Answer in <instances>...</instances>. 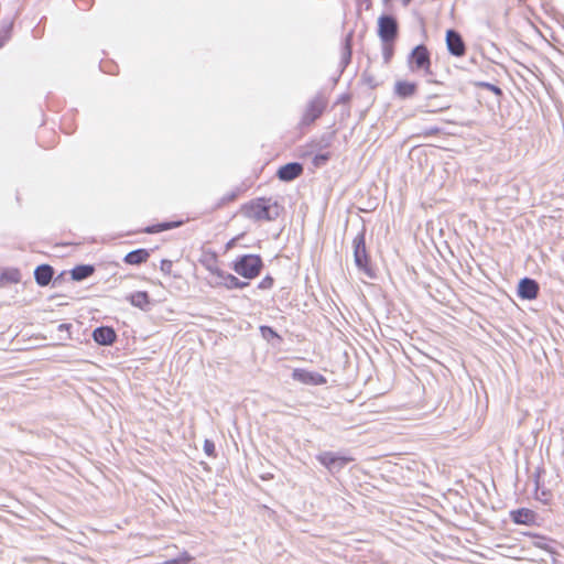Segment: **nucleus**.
Instances as JSON below:
<instances>
[{
    "label": "nucleus",
    "mask_w": 564,
    "mask_h": 564,
    "mask_svg": "<svg viewBox=\"0 0 564 564\" xmlns=\"http://www.w3.org/2000/svg\"><path fill=\"white\" fill-rule=\"evenodd\" d=\"M240 214L253 223H271L283 213V206L273 197H256L240 206Z\"/></svg>",
    "instance_id": "obj_1"
},
{
    "label": "nucleus",
    "mask_w": 564,
    "mask_h": 564,
    "mask_svg": "<svg viewBox=\"0 0 564 564\" xmlns=\"http://www.w3.org/2000/svg\"><path fill=\"white\" fill-rule=\"evenodd\" d=\"M354 260L357 268L368 278H376V269L372 264L370 253L366 247V234L361 230L352 239Z\"/></svg>",
    "instance_id": "obj_2"
},
{
    "label": "nucleus",
    "mask_w": 564,
    "mask_h": 564,
    "mask_svg": "<svg viewBox=\"0 0 564 564\" xmlns=\"http://www.w3.org/2000/svg\"><path fill=\"white\" fill-rule=\"evenodd\" d=\"M232 270L247 280H253L261 273L263 261L259 254H243L232 262Z\"/></svg>",
    "instance_id": "obj_3"
},
{
    "label": "nucleus",
    "mask_w": 564,
    "mask_h": 564,
    "mask_svg": "<svg viewBox=\"0 0 564 564\" xmlns=\"http://www.w3.org/2000/svg\"><path fill=\"white\" fill-rule=\"evenodd\" d=\"M207 270L210 273L208 284L212 288H225L227 290L245 289L249 285L248 282L239 280L236 275L221 270L217 265H208Z\"/></svg>",
    "instance_id": "obj_4"
},
{
    "label": "nucleus",
    "mask_w": 564,
    "mask_h": 564,
    "mask_svg": "<svg viewBox=\"0 0 564 564\" xmlns=\"http://www.w3.org/2000/svg\"><path fill=\"white\" fill-rule=\"evenodd\" d=\"M409 66L411 70H422L425 75H432V61L429 48L421 44L415 46L409 56Z\"/></svg>",
    "instance_id": "obj_5"
},
{
    "label": "nucleus",
    "mask_w": 564,
    "mask_h": 564,
    "mask_svg": "<svg viewBox=\"0 0 564 564\" xmlns=\"http://www.w3.org/2000/svg\"><path fill=\"white\" fill-rule=\"evenodd\" d=\"M328 101L326 98L318 96L312 99L302 115L301 124L308 127L313 124L327 108Z\"/></svg>",
    "instance_id": "obj_6"
},
{
    "label": "nucleus",
    "mask_w": 564,
    "mask_h": 564,
    "mask_svg": "<svg viewBox=\"0 0 564 564\" xmlns=\"http://www.w3.org/2000/svg\"><path fill=\"white\" fill-rule=\"evenodd\" d=\"M378 35L384 43H393L398 36V22L391 15L378 19Z\"/></svg>",
    "instance_id": "obj_7"
},
{
    "label": "nucleus",
    "mask_w": 564,
    "mask_h": 564,
    "mask_svg": "<svg viewBox=\"0 0 564 564\" xmlns=\"http://www.w3.org/2000/svg\"><path fill=\"white\" fill-rule=\"evenodd\" d=\"M317 460L325 466L327 469H340L348 463L352 462L354 458L350 456H338L332 452H325L317 456Z\"/></svg>",
    "instance_id": "obj_8"
},
{
    "label": "nucleus",
    "mask_w": 564,
    "mask_h": 564,
    "mask_svg": "<svg viewBox=\"0 0 564 564\" xmlns=\"http://www.w3.org/2000/svg\"><path fill=\"white\" fill-rule=\"evenodd\" d=\"M445 40L447 50L452 55L463 57L466 54L465 42L457 31L447 30Z\"/></svg>",
    "instance_id": "obj_9"
},
{
    "label": "nucleus",
    "mask_w": 564,
    "mask_h": 564,
    "mask_svg": "<svg viewBox=\"0 0 564 564\" xmlns=\"http://www.w3.org/2000/svg\"><path fill=\"white\" fill-rule=\"evenodd\" d=\"M292 377L294 380L300 381L304 384L322 386L327 382L326 378L323 375L301 368L294 369L292 372Z\"/></svg>",
    "instance_id": "obj_10"
},
{
    "label": "nucleus",
    "mask_w": 564,
    "mask_h": 564,
    "mask_svg": "<svg viewBox=\"0 0 564 564\" xmlns=\"http://www.w3.org/2000/svg\"><path fill=\"white\" fill-rule=\"evenodd\" d=\"M302 173H303L302 164H300L297 162H292V163L282 165L278 170L276 176L279 177V180H281L283 182H291V181L297 178L299 176H301Z\"/></svg>",
    "instance_id": "obj_11"
},
{
    "label": "nucleus",
    "mask_w": 564,
    "mask_h": 564,
    "mask_svg": "<svg viewBox=\"0 0 564 564\" xmlns=\"http://www.w3.org/2000/svg\"><path fill=\"white\" fill-rule=\"evenodd\" d=\"M539 290L540 288L536 281L529 278H524L519 282L518 295L521 299L534 300L539 295Z\"/></svg>",
    "instance_id": "obj_12"
},
{
    "label": "nucleus",
    "mask_w": 564,
    "mask_h": 564,
    "mask_svg": "<svg viewBox=\"0 0 564 564\" xmlns=\"http://www.w3.org/2000/svg\"><path fill=\"white\" fill-rule=\"evenodd\" d=\"M510 518L516 524L534 525L538 517L533 510L520 508L510 511Z\"/></svg>",
    "instance_id": "obj_13"
},
{
    "label": "nucleus",
    "mask_w": 564,
    "mask_h": 564,
    "mask_svg": "<svg viewBox=\"0 0 564 564\" xmlns=\"http://www.w3.org/2000/svg\"><path fill=\"white\" fill-rule=\"evenodd\" d=\"M393 91L399 98H410L416 94L417 84L408 79H399L394 83Z\"/></svg>",
    "instance_id": "obj_14"
},
{
    "label": "nucleus",
    "mask_w": 564,
    "mask_h": 564,
    "mask_svg": "<svg viewBox=\"0 0 564 564\" xmlns=\"http://www.w3.org/2000/svg\"><path fill=\"white\" fill-rule=\"evenodd\" d=\"M94 340L104 346L112 345L117 339V334L112 327L101 326L93 332Z\"/></svg>",
    "instance_id": "obj_15"
},
{
    "label": "nucleus",
    "mask_w": 564,
    "mask_h": 564,
    "mask_svg": "<svg viewBox=\"0 0 564 564\" xmlns=\"http://www.w3.org/2000/svg\"><path fill=\"white\" fill-rule=\"evenodd\" d=\"M54 270L48 264L39 265L34 271L35 281L41 286L47 285L51 282Z\"/></svg>",
    "instance_id": "obj_16"
},
{
    "label": "nucleus",
    "mask_w": 564,
    "mask_h": 564,
    "mask_svg": "<svg viewBox=\"0 0 564 564\" xmlns=\"http://www.w3.org/2000/svg\"><path fill=\"white\" fill-rule=\"evenodd\" d=\"M149 258L150 252L147 249H137L127 253L123 258V261L130 265H139L147 262Z\"/></svg>",
    "instance_id": "obj_17"
},
{
    "label": "nucleus",
    "mask_w": 564,
    "mask_h": 564,
    "mask_svg": "<svg viewBox=\"0 0 564 564\" xmlns=\"http://www.w3.org/2000/svg\"><path fill=\"white\" fill-rule=\"evenodd\" d=\"M94 272H95V268L93 265L80 264V265H76L75 268H73L70 270V276L75 281H82V280H85V279L89 278L90 275H93Z\"/></svg>",
    "instance_id": "obj_18"
},
{
    "label": "nucleus",
    "mask_w": 564,
    "mask_h": 564,
    "mask_svg": "<svg viewBox=\"0 0 564 564\" xmlns=\"http://www.w3.org/2000/svg\"><path fill=\"white\" fill-rule=\"evenodd\" d=\"M129 302L141 310H145L150 305V296L145 291H138L129 296Z\"/></svg>",
    "instance_id": "obj_19"
},
{
    "label": "nucleus",
    "mask_w": 564,
    "mask_h": 564,
    "mask_svg": "<svg viewBox=\"0 0 564 564\" xmlns=\"http://www.w3.org/2000/svg\"><path fill=\"white\" fill-rule=\"evenodd\" d=\"M181 225V221H166V223H160L156 225L149 226L144 228L142 231L147 234H156L164 230L173 229L175 227H178Z\"/></svg>",
    "instance_id": "obj_20"
},
{
    "label": "nucleus",
    "mask_w": 564,
    "mask_h": 564,
    "mask_svg": "<svg viewBox=\"0 0 564 564\" xmlns=\"http://www.w3.org/2000/svg\"><path fill=\"white\" fill-rule=\"evenodd\" d=\"M438 95H431L427 97V102H426V112H430V113H435V112H441V111H445L447 109L451 108V106L448 104H444V105H438V106H432L431 104V100L434 99V98H437Z\"/></svg>",
    "instance_id": "obj_21"
},
{
    "label": "nucleus",
    "mask_w": 564,
    "mask_h": 564,
    "mask_svg": "<svg viewBox=\"0 0 564 564\" xmlns=\"http://www.w3.org/2000/svg\"><path fill=\"white\" fill-rule=\"evenodd\" d=\"M239 197V193L238 192H230V193H227L225 194L217 203V208H221L226 205H229L234 202L237 200V198Z\"/></svg>",
    "instance_id": "obj_22"
},
{
    "label": "nucleus",
    "mask_w": 564,
    "mask_h": 564,
    "mask_svg": "<svg viewBox=\"0 0 564 564\" xmlns=\"http://www.w3.org/2000/svg\"><path fill=\"white\" fill-rule=\"evenodd\" d=\"M260 333L262 335V337L267 340H272V339H279L281 340V336L273 329L271 328L270 326H260Z\"/></svg>",
    "instance_id": "obj_23"
},
{
    "label": "nucleus",
    "mask_w": 564,
    "mask_h": 564,
    "mask_svg": "<svg viewBox=\"0 0 564 564\" xmlns=\"http://www.w3.org/2000/svg\"><path fill=\"white\" fill-rule=\"evenodd\" d=\"M160 270L165 274V275H172V272H173V261L172 260H169V259H163L160 263Z\"/></svg>",
    "instance_id": "obj_24"
},
{
    "label": "nucleus",
    "mask_w": 564,
    "mask_h": 564,
    "mask_svg": "<svg viewBox=\"0 0 564 564\" xmlns=\"http://www.w3.org/2000/svg\"><path fill=\"white\" fill-rule=\"evenodd\" d=\"M274 279L270 275L264 276L260 283L258 284V288L261 290H269L273 286Z\"/></svg>",
    "instance_id": "obj_25"
},
{
    "label": "nucleus",
    "mask_w": 564,
    "mask_h": 564,
    "mask_svg": "<svg viewBox=\"0 0 564 564\" xmlns=\"http://www.w3.org/2000/svg\"><path fill=\"white\" fill-rule=\"evenodd\" d=\"M329 158H330L329 153L317 154L313 159V164H314V166L318 167V166L323 165L324 163H326L329 160Z\"/></svg>",
    "instance_id": "obj_26"
},
{
    "label": "nucleus",
    "mask_w": 564,
    "mask_h": 564,
    "mask_svg": "<svg viewBox=\"0 0 564 564\" xmlns=\"http://www.w3.org/2000/svg\"><path fill=\"white\" fill-rule=\"evenodd\" d=\"M386 44H387V45H386V47H384V50H383V56H384V61H386L387 63H389V62H390V59H391V58H392V56H393V46H392V44H393V43H386Z\"/></svg>",
    "instance_id": "obj_27"
},
{
    "label": "nucleus",
    "mask_w": 564,
    "mask_h": 564,
    "mask_svg": "<svg viewBox=\"0 0 564 564\" xmlns=\"http://www.w3.org/2000/svg\"><path fill=\"white\" fill-rule=\"evenodd\" d=\"M204 451L208 456H215V444L212 441L206 440L204 442Z\"/></svg>",
    "instance_id": "obj_28"
},
{
    "label": "nucleus",
    "mask_w": 564,
    "mask_h": 564,
    "mask_svg": "<svg viewBox=\"0 0 564 564\" xmlns=\"http://www.w3.org/2000/svg\"><path fill=\"white\" fill-rule=\"evenodd\" d=\"M438 132H440V129H438V128H432V129H430V130H426V131L424 132V135H435V134H437Z\"/></svg>",
    "instance_id": "obj_29"
},
{
    "label": "nucleus",
    "mask_w": 564,
    "mask_h": 564,
    "mask_svg": "<svg viewBox=\"0 0 564 564\" xmlns=\"http://www.w3.org/2000/svg\"><path fill=\"white\" fill-rule=\"evenodd\" d=\"M236 240H237V238L231 239V240L227 243V248H231V247L235 245Z\"/></svg>",
    "instance_id": "obj_30"
},
{
    "label": "nucleus",
    "mask_w": 564,
    "mask_h": 564,
    "mask_svg": "<svg viewBox=\"0 0 564 564\" xmlns=\"http://www.w3.org/2000/svg\"><path fill=\"white\" fill-rule=\"evenodd\" d=\"M410 2H411V0H402V3H403L404 7L409 6Z\"/></svg>",
    "instance_id": "obj_31"
},
{
    "label": "nucleus",
    "mask_w": 564,
    "mask_h": 564,
    "mask_svg": "<svg viewBox=\"0 0 564 564\" xmlns=\"http://www.w3.org/2000/svg\"><path fill=\"white\" fill-rule=\"evenodd\" d=\"M367 3V8L371 6V0H364Z\"/></svg>",
    "instance_id": "obj_32"
},
{
    "label": "nucleus",
    "mask_w": 564,
    "mask_h": 564,
    "mask_svg": "<svg viewBox=\"0 0 564 564\" xmlns=\"http://www.w3.org/2000/svg\"><path fill=\"white\" fill-rule=\"evenodd\" d=\"M536 546L540 547V549H545V546L540 544V543H538Z\"/></svg>",
    "instance_id": "obj_33"
},
{
    "label": "nucleus",
    "mask_w": 564,
    "mask_h": 564,
    "mask_svg": "<svg viewBox=\"0 0 564 564\" xmlns=\"http://www.w3.org/2000/svg\"><path fill=\"white\" fill-rule=\"evenodd\" d=\"M391 0H383L384 3H389Z\"/></svg>",
    "instance_id": "obj_34"
}]
</instances>
